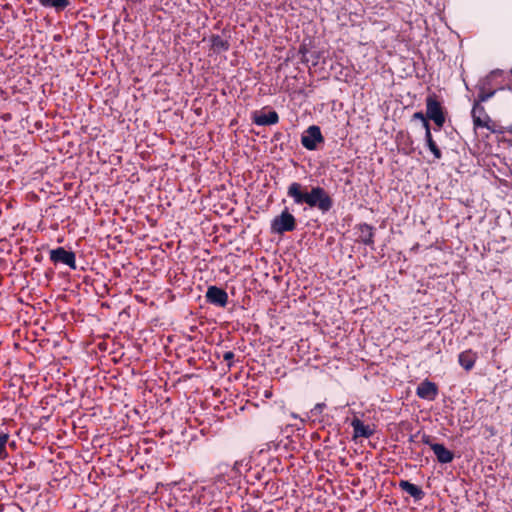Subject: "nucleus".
I'll list each match as a JSON object with an SVG mask.
<instances>
[{
	"label": "nucleus",
	"instance_id": "1",
	"mask_svg": "<svg viewBox=\"0 0 512 512\" xmlns=\"http://www.w3.org/2000/svg\"><path fill=\"white\" fill-rule=\"evenodd\" d=\"M287 196L292 198L295 204H306L312 209H318L322 214L329 212L334 205L332 196L321 186H312L307 190L301 183L292 182L287 188Z\"/></svg>",
	"mask_w": 512,
	"mask_h": 512
},
{
	"label": "nucleus",
	"instance_id": "2",
	"mask_svg": "<svg viewBox=\"0 0 512 512\" xmlns=\"http://www.w3.org/2000/svg\"><path fill=\"white\" fill-rule=\"evenodd\" d=\"M426 115L435 123L436 130H441L446 119L444 108L435 93L429 94L426 98Z\"/></svg>",
	"mask_w": 512,
	"mask_h": 512
},
{
	"label": "nucleus",
	"instance_id": "3",
	"mask_svg": "<svg viewBox=\"0 0 512 512\" xmlns=\"http://www.w3.org/2000/svg\"><path fill=\"white\" fill-rule=\"evenodd\" d=\"M471 117L475 128H486L492 133L500 132L497 129L495 122L487 114L484 106H482V103L474 102Z\"/></svg>",
	"mask_w": 512,
	"mask_h": 512
},
{
	"label": "nucleus",
	"instance_id": "4",
	"mask_svg": "<svg viewBox=\"0 0 512 512\" xmlns=\"http://www.w3.org/2000/svg\"><path fill=\"white\" fill-rule=\"evenodd\" d=\"M271 232L282 235L285 232H291L296 229V219L289 212L288 208H285L280 215L276 216L271 221Z\"/></svg>",
	"mask_w": 512,
	"mask_h": 512
},
{
	"label": "nucleus",
	"instance_id": "5",
	"mask_svg": "<svg viewBox=\"0 0 512 512\" xmlns=\"http://www.w3.org/2000/svg\"><path fill=\"white\" fill-rule=\"evenodd\" d=\"M324 142V137L320 127L316 125L309 126L301 136V144L307 150H316L319 143Z\"/></svg>",
	"mask_w": 512,
	"mask_h": 512
},
{
	"label": "nucleus",
	"instance_id": "6",
	"mask_svg": "<svg viewBox=\"0 0 512 512\" xmlns=\"http://www.w3.org/2000/svg\"><path fill=\"white\" fill-rule=\"evenodd\" d=\"M50 260L54 264H64L67 265L69 268L75 270L77 268L76 266V255L73 251H68L64 247H57L55 249H52L49 253Z\"/></svg>",
	"mask_w": 512,
	"mask_h": 512
},
{
	"label": "nucleus",
	"instance_id": "7",
	"mask_svg": "<svg viewBox=\"0 0 512 512\" xmlns=\"http://www.w3.org/2000/svg\"><path fill=\"white\" fill-rule=\"evenodd\" d=\"M205 298L207 303L217 307L223 308L228 304V293L223 288L215 285L207 288Z\"/></svg>",
	"mask_w": 512,
	"mask_h": 512
},
{
	"label": "nucleus",
	"instance_id": "8",
	"mask_svg": "<svg viewBox=\"0 0 512 512\" xmlns=\"http://www.w3.org/2000/svg\"><path fill=\"white\" fill-rule=\"evenodd\" d=\"M503 74L504 72L502 70H493L486 77L480 79L478 84L483 87L485 86L486 90L493 91V93L496 94L497 91L505 89V85L498 82V79L503 77Z\"/></svg>",
	"mask_w": 512,
	"mask_h": 512
},
{
	"label": "nucleus",
	"instance_id": "9",
	"mask_svg": "<svg viewBox=\"0 0 512 512\" xmlns=\"http://www.w3.org/2000/svg\"><path fill=\"white\" fill-rule=\"evenodd\" d=\"M252 122L257 126H270L279 122V115L276 111L272 110L268 113L263 111H254L251 114Z\"/></svg>",
	"mask_w": 512,
	"mask_h": 512
},
{
	"label": "nucleus",
	"instance_id": "10",
	"mask_svg": "<svg viewBox=\"0 0 512 512\" xmlns=\"http://www.w3.org/2000/svg\"><path fill=\"white\" fill-rule=\"evenodd\" d=\"M416 395L421 399L433 401L438 395V387L434 382L426 379L417 386Z\"/></svg>",
	"mask_w": 512,
	"mask_h": 512
},
{
	"label": "nucleus",
	"instance_id": "11",
	"mask_svg": "<svg viewBox=\"0 0 512 512\" xmlns=\"http://www.w3.org/2000/svg\"><path fill=\"white\" fill-rule=\"evenodd\" d=\"M359 231V242L366 246H374L375 228L368 223H360L355 227Z\"/></svg>",
	"mask_w": 512,
	"mask_h": 512
},
{
	"label": "nucleus",
	"instance_id": "12",
	"mask_svg": "<svg viewBox=\"0 0 512 512\" xmlns=\"http://www.w3.org/2000/svg\"><path fill=\"white\" fill-rule=\"evenodd\" d=\"M431 449L434 452L436 459L440 464L451 463L454 459V453L451 450L447 449L441 443L431 445Z\"/></svg>",
	"mask_w": 512,
	"mask_h": 512
},
{
	"label": "nucleus",
	"instance_id": "13",
	"mask_svg": "<svg viewBox=\"0 0 512 512\" xmlns=\"http://www.w3.org/2000/svg\"><path fill=\"white\" fill-rule=\"evenodd\" d=\"M351 426L353 428V437H363V438H369L373 435L374 430L370 428L369 425H365L363 421H361L359 418L355 417L351 421Z\"/></svg>",
	"mask_w": 512,
	"mask_h": 512
},
{
	"label": "nucleus",
	"instance_id": "14",
	"mask_svg": "<svg viewBox=\"0 0 512 512\" xmlns=\"http://www.w3.org/2000/svg\"><path fill=\"white\" fill-rule=\"evenodd\" d=\"M399 487L401 490L405 491L411 497H413L415 501L422 500L425 496V493L421 487H419L413 483H410L407 480H400Z\"/></svg>",
	"mask_w": 512,
	"mask_h": 512
},
{
	"label": "nucleus",
	"instance_id": "15",
	"mask_svg": "<svg viewBox=\"0 0 512 512\" xmlns=\"http://www.w3.org/2000/svg\"><path fill=\"white\" fill-rule=\"evenodd\" d=\"M476 360L477 354L471 349L461 352L458 356L460 366L466 371H470L474 367Z\"/></svg>",
	"mask_w": 512,
	"mask_h": 512
},
{
	"label": "nucleus",
	"instance_id": "16",
	"mask_svg": "<svg viewBox=\"0 0 512 512\" xmlns=\"http://www.w3.org/2000/svg\"><path fill=\"white\" fill-rule=\"evenodd\" d=\"M211 47L215 52H226L230 48L228 39L223 38L220 35H212L210 38Z\"/></svg>",
	"mask_w": 512,
	"mask_h": 512
},
{
	"label": "nucleus",
	"instance_id": "17",
	"mask_svg": "<svg viewBox=\"0 0 512 512\" xmlns=\"http://www.w3.org/2000/svg\"><path fill=\"white\" fill-rule=\"evenodd\" d=\"M41 6L45 8H54L56 11H62L70 5V0H38Z\"/></svg>",
	"mask_w": 512,
	"mask_h": 512
},
{
	"label": "nucleus",
	"instance_id": "18",
	"mask_svg": "<svg viewBox=\"0 0 512 512\" xmlns=\"http://www.w3.org/2000/svg\"><path fill=\"white\" fill-rule=\"evenodd\" d=\"M476 89L478 90V94L474 102L477 103L486 102L495 95L493 91L486 90L485 86L483 87L478 83L476 85Z\"/></svg>",
	"mask_w": 512,
	"mask_h": 512
},
{
	"label": "nucleus",
	"instance_id": "19",
	"mask_svg": "<svg viewBox=\"0 0 512 512\" xmlns=\"http://www.w3.org/2000/svg\"><path fill=\"white\" fill-rule=\"evenodd\" d=\"M9 440V435L7 433H0V460H4L7 458L8 453L6 449L7 442Z\"/></svg>",
	"mask_w": 512,
	"mask_h": 512
},
{
	"label": "nucleus",
	"instance_id": "20",
	"mask_svg": "<svg viewBox=\"0 0 512 512\" xmlns=\"http://www.w3.org/2000/svg\"><path fill=\"white\" fill-rule=\"evenodd\" d=\"M426 145L428 149L431 151V153L434 155L435 159L439 160L442 158V152L434 140L429 141L428 143H426Z\"/></svg>",
	"mask_w": 512,
	"mask_h": 512
},
{
	"label": "nucleus",
	"instance_id": "21",
	"mask_svg": "<svg viewBox=\"0 0 512 512\" xmlns=\"http://www.w3.org/2000/svg\"><path fill=\"white\" fill-rule=\"evenodd\" d=\"M235 354L232 351H226L223 354V360L227 363V366L230 368L233 366Z\"/></svg>",
	"mask_w": 512,
	"mask_h": 512
},
{
	"label": "nucleus",
	"instance_id": "22",
	"mask_svg": "<svg viewBox=\"0 0 512 512\" xmlns=\"http://www.w3.org/2000/svg\"><path fill=\"white\" fill-rule=\"evenodd\" d=\"M325 408V404L324 403H317L313 409H311V413L312 415H317V414H320L323 409Z\"/></svg>",
	"mask_w": 512,
	"mask_h": 512
},
{
	"label": "nucleus",
	"instance_id": "23",
	"mask_svg": "<svg viewBox=\"0 0 512 512\" xmlns=\"http://www.w3.org/2000/svg\"><path fill=\"white\" fill-rule=\"evenodd\" d=\"M421 440H422L423 444L428 445L430 448H431V445H435L436 444V443H434L432 441V437L430 435H427V434H423Z\"/></svg>",
	"mask_w": 512,
	"mask_h": 512
},
{
	"label": "nucleus",
	"instance_id": "24",
	"mask_svg": "<svg viewBox=\"0 0 512 512\" xmlns=\"http://www.w3.org/2000/svg\"><path fill=\"white\" fill-rule=\"evenodd\" d=\"M427 118V115H424L423 112H416L413 114V119H418L421 122Z\"/></svg>",
	"mask_w": 512,
	"mask_h": 512
},
{
	"label": "nucleus",
	"instance_id": "25",
	"mask_svg": "<svg viewBox=\"0 0 512 512\" xmlns=\"http://www.w3.org/2000/svg\"><path fill=\"white\" fill-rule=\"evenodd\" d=\"M433 137H432V134H431V129H428L427 132H425V141L426 143H428L429 141H433Z\"/></svg>",
	"mask_w": 512,
	"mask_h": 512
},
{
	"label": "nucleus",
	"instance_id": "26",
	"mask_svg": "<svg viewBox=\"0 0 512 512\" xmlns=\"http://www.w3.org/2000/svg\"><path fill=\"white\" fill-rule=\"evenodd\" d=\"M429 120L430 119L426 118L424 121H422V126L424 127L425 132H427L428 129H431Z\"/></svg>",
	"mask_w": 512,
	"mask_h": 512
},
{
	"label": "nucleus",
	"instance_id": "27",
	"mask_svg": "<svg viewBox=\"0 0 512 512\" xmlns=\"http://www.w3.org/2000/svg\"><path fill=\"white\" fill-rule=\"evenodd\" d=\"M510 73H511V75H512V69L510 70Z\"/></svg>",
	"mask_w": 512,
	"mask_h": 512
}]
</instances>
